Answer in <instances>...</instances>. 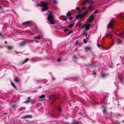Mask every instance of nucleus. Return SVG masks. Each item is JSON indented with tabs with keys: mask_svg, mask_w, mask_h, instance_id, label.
Returning <instances> with one entry per match:
<instances>
[{
	"mask_svg": "<svg viewBox=\"0 0 124 124\" xmlns=\"http://www.w3.org/2000/svg\"><path fill=\"white\" fill-rule=\"evenodd\" d=\"M48 2L42 1L41 2L40 4H38L37 5L38 6H39L40 7H41V11L43 12L47 10L48 9Z\"/></svg>",
	"mask_w": 124,
	"mask_h": 124,
	"instance_id": "obj_1",
	"label": "nucleus"
},
{
	"mask_svg": "<svg viewBox=\"0 0 124 124\" xmlns=\"http://www.w3.org/2000/svg\"><path fill=\"white\" fill-rule=\"evenodd\" d=\"M49 14L47 18V20L49 22V23L52 25L55 23V19L53 16V12L51 11L49 12Z\"/></svg>",
	"mask_w": 124,
	"mask_h": 124,
	"instance_id": "obj_2",
	"label": "nucleus"
},
{
	"mask_svg": "<svg viewBox=\"0 0 124 124\" xmlns=\"http://www.w3.org/2000/svg\"><path fill=\"white\" fill-rule=\"evenodd\" d=\"M115 21L113 20L110 21L109 23L108 24L107 28L108 29L111 28V29H114L115 28L114 25H115Z\"/></svg>",
	"mask_w": 124,
	"mask_h": 124,
	"instance_id": "obj_3",
	"label": "nucleus"
},
{
	"mask_svg": "<svg viewBox=\"0 0 124 124\" xmlns=\"http://www.w3.org/2000/svg\"><path fill=\"white\" fill-rule=\"evenodd\" d=\"M94 16L93 15V13L91 15L89 16V18L88 21L89 23H90L91 22H93L94 19Z\"/></svg>",
	"mask_w": 124,
	"mask_h": 124,
	"instance_id": "obj_4",
	"label": "nucleus"
},
{
	"mask_svg": "<svg viewBox=\"0 0 124 124\" xmlns=\"http://www.w3.org/2000/svg\"><path fill=\"white\" fill-rule=\"evenodd\" d=\"M87 2H88V3L91 4H92L93 3V1L92 0H85V1H83L82 4L84 6L85 5Z\"/></svg>",
	"mask_w": 124,
	"mask_h": 124,
	"instance_id": "obj_5",
	"label": "nucleus"
},
{
	"mask_svg": "<svg viewBox=\"0 0 124 124\" xmlns=\"http://www.w3.org/2000/svg\"><path fill=\"white\" fill-rule=\"evenodd\" d=\"M57 98V97L56 95H52L50 96V99L52 100L51 102L52 103H53L54 101Z\"/></svg>",
	"mask_w": 124,
	"mask_h": 124,
	"instance_id": "obj_6",
	"label": "nucleus"
},
{
	"mask_svg": "<svg viewBox=\"0 0 124 124\" xmlns=\"http://www.w3.org/2000/svg\"><path fill=\"white\" fill-rule=\"evenodd\" d=\"M102 108L104 109L103 110V114L105 115H108V113L107 111L106 107L102 105Z\"/></svg>",
	"mask_w": 124,
	"mask_h": 124,
	"instance_id": "obj_7",
	"label": "nucleus"
},
{
	"mask_svg": "<svg viewBox=\"0 0 124 124\" xmlns=\"http://www.w3.org/2000/svg\"><path fill=\"white\" fill-rule=\"evenodd\" d=\"M33 117L31 115H27L24 116H23L21 118V119H26V118H31Z\"/></svg>",
	"mask_w": 124,
	"mask_h": 124,
	"instance_id": "obj_8",
	"label": "nucleus"
},
{
	"mask_svg": "<svg viewBox=\"0 0 124 124\" xmlns=\"http://www.w3.org/2000/svg\"><path fill=\"white\" fill-rule=\"evenodd\" d=\"M32 23V22L31 21H27L24 23H22V24L24 26L26 25L27 24H29V26H31V23Z\"/></svg>",
	"mask_w": 124,
	"mask_h": 124,
	"instance_id": "obj_9",
	"label": "nucleus"
},
{
	"mask_svg": "<svg viewBox=\"0 0 124 124\" xmlns=\"http://www.w3.org/2000/svg\"><path fill=\"white\" fill-rule=\"evenodd\" d=\"M91 25V24L90 23L86 24L85 27V29L86 30H88L89 29Z\"/></svg>",
	"mask_w": 124,
	"mask_h": 124,
	"instance_id": "obj_10",
	"label": "nucleus"
},
{
	"mask_svg": "<svg viewBox=\"0 0 124 124\" xmlns=\"http://www.w3.org/2000/svg\"><path fill=\"white\" fill-rule=\"evenodd\" d=\"M117 35L124 38V32L121 33H118L117 34Z\"/></svg>",
	"mask_w": 124,
	"mask_h": 124,
	"instance_id": "obj_11",
	"label": "nucleus"
},
{
	"mask_svg": "<svg viewBox=\"0 0 124 124\" xmlns=\"http://www.w3.org/2000/svg\"><path fill=\"white\" fill-rule=\"evenodd\" d=\"M14 80L15 81V82L16 83H19L20 81V80L19 78L18 77H16Z\"/></svg>",
	"mask_w": 124,
	"mask_h": 124,
	"instance_id": "obj_12",
	"label": "nucleus"
},
{
	"mask_svg": "<svg viewBox=\"0 0 124 124\" xmlns=\"http://www.w3.org/2000/svg\"><path fill=\"white\" fill-rule=\"evenodd\" d=\"M112 35L111 33H106V35L105 37H109L110 38H112Z\"/></svg>",
	"mask_w": 124,
	"mask_h": 124,
	"instance_id": "obj_13",
	"label": "nucleus"
},
{
	"mask_svg": "<svg viewBox=\"0 0 124 124\" xmlns=\"http://www.w3.org/2000/svg\"><path fill=\"white\" fill-rule=\"evenodd\" d=\"M26 43V42L24 41L21 42L20 44V45L21 46H24Z\"/></svg>",
	"mask_w": 124,
	"mask_h": 124,
	"instance_id": "obj_14",
	"label": "nucleus"
},
{
	"mask_svg": "<svg viewBox=\"0 0 124 124\" xmlns=\"http://www.w3.org/2000/svg\"><path fill=\"white\" fill-rule=\"evenodd\" d=\"M45 97V95H41L39 97L40 100H43L44 99Z\"/></svg>",
	"mask_w": 124,
	"mask_h": 124,
	"instance_id": "obj_15",
	"label": "nucleus"
},
{
	"mask_svg": "<svg viewBox=\"0 0 124 124\" xmlns=\"http://www.w3.org/2000/svg\"><path fill=\"white\" fill-rule=\"evenodd\" d=\"M31 101L30 97H29L27 100L25 102H24V103H27L30 102Z\"/></svg>",
	"mask_w": 124,
	"mask_h": 124,
	"instance_id": "obj_16",
	"label": "nucleus"
},
{
	"mask_svg": "<svg viewBox=\"0 0 124 124\" xmlns=\"http://www.w3.org/2000/svg\"><path fill=\"white\" fill-rule=\"evenodd\" d=\"M29 58H27L25 60H23V62L22 63L21 65L23 64H24L26 62H27L29 61Z\"/></svg>",
	"mask_w": 124,
	"mask_h": 124,
	"instance_id": "obj_17",
	"label": "nucleus"
},
{
	"mask_svg": "<svg viewBox=\"0 0 124 124\" xmlns=\"http://www.w3.org/2000/svg\"><path fill=\"white\" fill-rule=\"evenodd\" d=\"M116 42H118V44L121 43L122 44V40L120 39H117L116 40Z\"/></svg>",
	"mask_w": 124,
	"mask_h": 124,
	"instance_id": "obj_18",
	"label": "nucleus"
},
{
	"mask_svg": "<svg viewBox=\"0 0 124 124\" xmlns=\"http://www.w3.org/2000/svg\"><path fill=\"white\" fill-rule=\"evenodd\" d=\"M11 85L13 86L15 88L16 90H17V88L13 82H11Z\"/></svg>",
	"mask_w": 124,
	"mask_h": 124,
	"instance_id": "obj_19",
	"label": "nucleus"
},
{
	"mask_svg": "<svg viewBox=\"0 0 124 124\" xmlns=\"http://www.w3.org/2000/svg\"><path fill=\"white\" fill-rule=\"evenodd\" d=\"M108 74H102L101 75L100 77H102L103 78H104L106 77L108 75Z\"/></svg>",
	"mask_w": 124,
	"mask_h": 124,
	"instance_id": "obj_20",
	"label": "nucleus"
},
{
	"mask_svg": "<svg viewBox=\"0 0 124 124\" xmlns=\"http://www.w3.org/2000/svg\"><path fill=\"white\" fill-rule=\"evenodd\" d=\"M34 38L35 39H41V37L40 35H39L38 36H35Z\"/></svg>",
	"mask_w": 124,
	"mask_h": 124,
	"instance_id": "obj_21",
	"label": "nucleus"
},
{
	"mask_svg": "<svg viewBox=\"0 0 124 124\" xmlns=\"http://www.w3.org/2000/svg\"><path fill=\"white\" fill-rule=\"evenodd\" d=\"M75 23H73L72 24L70 25L69 26V27L70 28H72L74 25L75 24Z\"/></svg>",
	"mask_w": 124,
	"mask_h": 124,
	"instance_id": "obj_22",
	"label": "nucleus"
},
{
	"mask_svg": "<svg viewBox=\"0 0 124 124\" xmlns=\"http://www.w3.org/2000/svg\"><path fill=\"white\" fill-rule=\"evenodd\" d=\"M76 9L78 11V12L79 13H81L82 11L80 10V8L78 7H77L76 8Z\"/></svg>",
	"mask_w": 124,
	"mask_h": 124,
	"instance_id": "obj_23",
	"label": "nucleus"
},
{
	"mask_svg": "<svg viewBox=\"0 0 124 124\" xmlns=\"http://www.w3.org/2000/svg\"><path fill=\"white\" fill-rule=\"evenodd\" d=\"M67 16H71L70 11H69L68 12L67 14Z\"/></svg>",
	"mask_w": 124,
	"mask_h": 124,
	"instance_id": "obj_24",
	"label": "nucleus"
},
{
	"mask_svg": "<svg viewBox=\"0 0 124 124\" xmlns=\"http://www.w3.org/2000/svg\"><path fill=\"white\" fill-rule=\"evenodd\" d=\"M62 116L64 118L66 119H68L69 118V117L67 115H66V116H65L63 115H62Z\"/></svg>",
	"mask_w": 124,
	"mask_h": 124,
	"instance_id": "obj_25",
	"label": "nucleus"
},
{
	"mask_svg": "<svg viewBox=\"0 0 124 124\" xmlns=\"http://www.w3.org/2000/svg\"><path fill=\"white\" fill-rule=\"evenodd\" d=\"M78 122L76 121H73V123L71 124H78Z\"/></svg>",
	"mask_w": 124,
	"mask_h": 124,
	"instance_id": "obj_26",
	"label": "nucleus"
},
{
	"mask_svg": "<svg viewBox=\"0 0 124 124\" xmlns=\"http://www.w3.org/2000/svg\"><path fill=\"white\" fill-rule=\"evenodd\" d=\"M80 15L79 14H78L77 15L76 17V18L77 19H78L79 18H80Z\"/></svg>",
	"mask_w": 124,
	"mask_h": 124,
	"instance_id": "obj_27",
	"label": "nucleus"
},
{
	"mask_svg": "<svg viewBox=\"0 0 124 124\" xmlns=\"http://www.w3.org/2000/svg\"><path fill=\"white\" fill-rule=\"evenodd\" d=\"M7 48L8 49H11L13 48V47L12 46H7Z\"/></svg>",
	"mask_w": 124,
	"mask_h": 124,
	"instance_id": "obj_28",
	"label": "nucleus"
},
{
	"mask_svg": "<svg viewBox=\"0 0 124 124\" xmlns=\"http://www.w3.org/2000/svg\"><path fill=\"white\" fill-rule=\"evenodd\" d=\"M84 111L81 110V111L79 112V114L81 116H82V115Z\"/></svg>",
	"mask_w": 124,
	"mask_h": 124,
	"instance_id": "obj_29",
	"label": "nucleus"
},
{
	"mask_svg": "<svg viewBox=\"0 0 124 124\" xmlns=\"http://www.w3.org/2000/svg\"><path fill=\"white\" fill-rule=\"evenodd\" d=\"M12 108L13 109H16L17 107V106L16 105H12Z\"/></svg>",
	"mask_w": 124,
	"mask_h": 124,
	"instance_id": "obj_30",
	"label": "nucleus"
},
{
	"mask_svg": "<svg viewBox=\"0 0 124 124\" xmlns=\"http://www.w3.org/2000/svg\"><path fill=\"white\" fill-rule=\"evenodd\" d=\"M88 9L90 10H92L93 9V7L92 6H89L88 7Z\"/></svg>",
	"mask_w": 124,
	"mask_h": 124,
	"instance_id": "obj_31",
	"label": "nucleus"
},
{
	"mask_svg": "<svg viewBox=\"0 0 124 124\" xmlns=\"http://www.w3.org/2000/svg\"><path fill=\"white\" fill-rule=\"evenodd\" d=\"M105 98H104L103 100V101L101 102V104H103L105 103Z\"/></svg>",
	"mask_w": 124,
	"mask_h": 124,
	"instance_id": "obj_32",
	"label": "nucleus"
},
{
	"mask_svg": "<svg viewBox=\"0 0 124 124\" xmlns=\"http://www.w3.org/2000/svg\"><path fill=\"white\" fill-rule=\"evenodd\" d=\"M83 35H86V37L87 34L86 33V32L85 31H84L83 32ZM87 38V37H86Z\"/></svg>",
	"mask_w": 124,
	"mask_h": 124,
	"instance_id": "obj_33",
	"label": "nucleus"
},
{
	"mask_svg": "<svg viewBox=\"0 0 124 124\" xmlns=\"http://www.w3.org/2000/svg\"><path fill=\"white\" fill-rule=\"evenodd\" d=\"M61 108L60 106H59L58 107V111L59 112L61 111Z\"/></svg>",
	"mask_w": 124,
	"mask_h": 124,
	"instance_id": "obj_34",
	"label": "nucleus"
},
{
	"mask_svg": "<svg viewBox=\"0 0 124 124\" xmlns=\"http://www.w3.org/2000/svg\"><path fill=\"white\" fill-rule=\"evenodd\" d=\"M80 18L81 19H82V18L84 17V16H85L84 15V14H81L80 15Z\"/></svg>",
	"mask_w": 124,
	"mask_h": 124,
	"instance_id": "obj_35",
	"label": "nucleus"
},
{
	"mask_svg": "<svg viewBox=\"0 0 124 124\" xmlns=\"http://www.w3.org/2000/svg\"><path fill=\"white\" fill-rule=\"evenodd\" d=\"M88 11L87 10H86L83 13L85 16L88 13Z\"/></svg>",
	"mask_w": 124,
	"mask_h": 124,
	"instance_id": "obj_36",
	"label": "nucleus"
},
{
	"mask_svg": "<svg viewBox=\"0 0 124 124\" xmlns=\"http://www.w3.org/2000/svg\"><path fill=\"white\" fill-rule=\"evenodd\" d=\"M53 2L54 4H56L57 3V2L56 0H53Z\"/></svg>",
	"mask_w": 124,
	"mask_h": 124,
	"instance_id": "obj_37",
	"label": "nucleus"
},
{
	"mask_svg": "<svg viewBox=\"0 0 124 124\" xmlns=\"http://www.w3.org/2000/svg\"><path fill=\"white\" fill-rule=\"evenodd\" d=\"M99 11V10L98 9H97L96 10H95V11H94V12L93 13V14H96V13H97V12H98V11Z\"/></svg>",
	"mask_w": 124,
	"mask_h": 124,
	"instance_id": "obj_38",
	"label": "nucleus"
},
{
	"mask_svg": "<svg viewBox=\"0 0 124 124\" xmlns=\"http://www.w3.org/2000/svg\"><path fill=\"white\" fill-rule=\"evenodd\" d=\"M77 24L78 26L80 27L81 25V23L79 22L78 23H77Z\"/></svg>",
	"mask_w": 124,
	"mask_h": 124,
	"instance_id": "obj_39",
	"label": "nucleus"
},
{
	"mask_svg": "<svg viewBox=\"0 0 124 124\" xmlns=\"http://www.w3.org/2000/svg\"><path fill=\"white\" fill-rule=\"evenodd\" d=\"M87 41L85 39H84L83 43H87Z\"/></svg>",
	"mask_w": 124,
	"mask_h": 124,
	"instance_id": "obj_40",
	"label": "nucleus"
},
{
	"mask_svg": "<svg viewBox=\"0 0 124 124\" xmlns=\"http://www.w3.org/2000/svg\"><path fill=\"white\" fill-rule=\"evenodd\" d=\"M91 49V48L88 47H86V49L87 50H90Z\"/></svg>",
	"mask_w": 124,
	"mask_h": 124,
	"instance_id": "obj_41",
	"label": "nucleus"
},
{
	"mask_svg": "<svg viewBox=\"0 0 124 124\" xmlns=\"http://www.w3.org/2000/svg\"><path fill=\"white\" fill-rule=\"evenodd\" d=\"M61 58H59L57 60V61L58 62H60L61 61Z\"/></svg>",
	"mask_w": 124,
	"mask_h": 124,
	"instance_id": "obj_42",
	"label": "nucleus"
},
{
	"mask_svg": "<svg viewBox=\"0 0 124 124\" xmlns=\"http://www.w3.org/2000/svg\"><path fill=\"white\" fill-rule=\"evenodd\" d=\"M119 79L120 80V82L122 83V79L120 77H119Z\"/></svg>",
	"mask_w": 124,
	"mask_h": 124,
	"instance_id": "obj_43",
	"label": "nucleus"
},
{
	"mask_svg": "<svg viewBox=\"0 0 124 124\" xmlns=\"http://www.w3.org/2000/svg\"><path fill=\"white\" fill-rule=\"evenodd\" d=\"M73 31H71L69 32L68 33V35H69L70 34L72 33H73Z\"/></svg>",
	"mask_w": 124,
	"mask_h": 124,
	"instance_id": "obj_44",
	"label": "nucleus"
},
{
	"mask_svg": "<svg viewBox=\"0 0 124 124\" xmlns=\"http://www.w3.org/2000/svg\"><path fill=\"white\" fill-rule=\"evenodd\" d=\"M87 65L89 66H93V65L91 64H88Z\"/></svg>",
	"mask_w": 124,
	"mask_h": 124,
	"instance_id": "obj_45",
	"label": "nucleus"
},
{
	"mask_svg": "<svg viewBox=\"0 0 124 124\" xmlns=\"http://www.w3.org/2000/svg\"><path fill=\"white\" fill-rule=\"evenodd\" d=\"M68 30V29L67 28H66L64 30V32H66Z\"/></svg>",
	"mask_w": 124,
	"mask_h": 124,
	"instance_id": "obj_46",
	"label": "nucleus"
},
{
	"mask_svg": "<svg viewBox=\"0 0 124 124\" xmlns=\"http://www.w3.org/2000/svg\"><path fill=\"white\" fill-rule=\"evenodd\" d=\"M72 19H73V17L72 16H70V18H69V20L70 21H71Z\"/></svg>",
	"mask_w": 124,
	"mask_h": 124,
	"instance_id": "obj_47",
	"label": "nucleus"
},
{
	"mask_svg": "<svg viewBox=\"0 0 124 124\" xmlns=\"http://www.w3.org/2000/svg\"><path fill=\"white\" fill-rule=\"evenodd\" d=\"M0 36L1 37V38H2V39H3L4 38V37H3V35H2L1 33L0 32Z\"/></svg>",
	"mask_w": 124,
	"mask_h": 124,
	"instance_id": "obj_48",
	"label": "nucleus"
},
{
	"mask_svg": "<svg viewBox=\"0 0 124 124\" xmlns=\"http://www.w3.org/2000/svg\"><path fill=\"white\" fill-rule=\"evenodd\" d=\"M78 41H77L76 43H75V45H76L78 44Z\"/></svg>",
	"mask_w": 124,
	"mask_h": 124,
	"instance_id": "obj_49",
	"label": "nucleus"
},
{
	"mask_svg": "<svg viewBox=\"0 0 124 124\" xmlns=\"http://www.w3.org/2000/svg\"><path fill=\"white\" fill-rule=\"evenodd\" d=\"M81 8H82V9L84 10V9H85V7H83Z\"/></svg>",
	"mask_w": 124,
	"mask_h": 124,
	"instance_id": "obj_50",
	"label": "nucleus"
},
{
	"mask_svg": "<svg viewBox=\"0 0 124 124\" xmlns=\"http://www.w3.org/2000/svg\"><path fill=\"white\" fill-rule=\"evenodd\" d=\"M73 58H76V57H77V56H76V55H74L73 56Z\"/></svg>",
	"mask_w": 124,
	"mask_h": 124,
	"instance_id": "obj_51",
	"label": "nucleus"
},
{
	"mask_svg": "<svg viewBox=\"0 0 124 124\" xmlns=\"http://www.w3.org/2000/svg\"><path fill=\"white\" fill-rule=\"evenodd\" d=\"M3 8L1 6H0V9H2Z\"/></svg>",
	"mask_w": 124,
	"mask_h": 124,
	"instance_id": "obj_52",
	"label": "nucleus"
},
{
	"mask_svg": "<svg viewBox=\"0 0 124 124\" xmlns=\"http://www.w3.org/2000/svg\"><path fill=\"white\" fill-rule=\"evenodd\" d=\"M42 87L41 86H39L38 87V88H42Z\"/></svg>",
	"mask_w": 124,
	"mask_h": 124,
	"instance_id": "obj_53",
	"label": "nucleus"
},
{
	"mask_svg": "<svg viewBox=\"0 0 124 124\" xmlns=\"http://www.w3.org/2000/svg\"><path fill=\"white\" fill-rule=\"evenodd\" d=\"M97 46L99 47H100V45L99 44H97Z\"/></svg>",
	"mask_w": 124,
	"mask_h": 124,
	"instance_id": "obj_54",
	"label": "nucleus"
},
{
	"mask_svg": "<svg viewBox=\"0 0 124 124\" xmlns=\"http://www.w3.org/2000/svg\"><path fill=\"white\" fill-rule=\"evenodd\" d=\"M67 19V18H66L64 19H63V21H66Z\"/></svg>",
	"mask_w": 124,
	"mask_h": 124,
	"instance_id": "obj_55",
	"label": "nucleus"
},
{
	"mask_svg": "<svg viewBox=\"0 0 124 124\" xmlns=\"http://www.w3.org/2000/svg\"><path fill=\"white\" fill-rule=\"evenodd\" d=\"M96 74V73H95V72H94V73H93V75H95V74Z\"/></svg>",
	"mask_w": 124,
	"mask_h": 124,
	"instance_id": "obj_56",
	"label": "nucleus"
},
{
	"mask_svg": "<svg viewBox=\"0 0 124 124\" xmlns=\"http://www.w3.org/2000/svg\"><path fill=\"white\" fill-rule=\"evenodd\" d=\"M118 115L119 116H122V115H120L119 114H118Z\"/></svg>",
	"mask_w": 124,
	"mask_h": 124,
	"instance_id": "obj_57",
	"label": "nucleus"
},
{
	"mask_svg": "<svg viewBox=\"0 0 124 124\" xmlns=\"http://www.w3.org/2000/svg\"><path fill=\"white\" fill-rule=\"evenodd\" d=\"M81 58H85L84 57H81Z\"/></svg>",
	"mask_w": 124,
	"mask_h": 124,
	"instance_id": "obj_58",
	"label": "nucleus"
},
{
	"mask_svg": "<svg viewBox=\"0 0 124 124\" xmlns=\"http://www.w3.org/2000/svg\"><path fill=\"white\" fill-rule=\"evenodd\" d=\"M5 43L6 44H7V41H5Z\"/></svg>",
	"mask_w": 124,
	"mask_h": 124,
	"instance_id": "obj_59",
	"label": "nucleus"
},
{
	"mask_svg": "<svg viewBox=\"0 0 124 124\" xmlns=\"http://www.w3.org/2000/svg\"><path fill=\"white\" fill-rule=\"evenodd\" d=\"M117 123V124H120V122H118V123Z\"/></svg>",
	"mask_w": 124,
	"mask_h": 124,
	"instance_id": "obj_60",
	"label": "nucleus"
},
{
	"mask_svg": "<svg viewBox=\"0 0 124 124\" xmlns=\"http://www.w3.org/2000/svg\"><path fill=\"white\" fill-rule=\"evenodd\" d=\"M53 79V80H54L55 79H54H54H53H53Z\"/></svg>",
	"mask_w": 124,
	"mask_h": 124,
	"instance_id": "obj_61",
	"label": "nucleus"
},
{
	"mask_svg": "<svg viewBox=\"0 0 124 124\" xmlns=\"http://www.w3.org/2000/svg\"><path fill=\"white\" fill-rule=\"evenodd\" d=\"M54 116H52V117L53 118H54Z\"/></svg>",
	"mask_w": 124,
	"mask_h": 124,
	"instance_id": "obj_62",
	"label": "nucleus"
},
{
	"mask_svg": "<svg viewBox=\"0 0 124 124\" xmlns=\"http://www.w3.org/2000/svg\"><path fill=\"white\" fill-rule=\"evenodd\" d=\"M65 124H67V122H65Z\"/></svg>",
	"mask_w": 124,
	"mask_h": 124,
	"instance_id": "obj_63",
	"label": "nucleus"
}]
</instances>
